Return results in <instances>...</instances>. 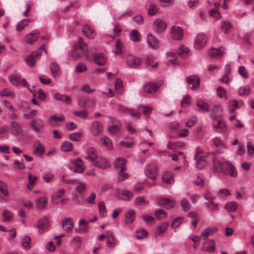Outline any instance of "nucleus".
I'll use <instances>...</instances> for the list:
<instances>
[{
  "mask_svg": "<svg viewBox=\"0 0 254 254\" xmlns=\"http://www.w3.org/2000/svg\"><path fill=\"white\" fill-rule=\"evenodd\" d=\"M113 124H114V125L110 126L108 128L107 130L112 134H117L121 129V123L119 121L116 120L113 122Z\"/></svg>",
  "mask_w": 254,
  "mask_h": 254,
  "instance_id": "nucleus-25",
  "label": "nucleus"
},
{
  "mask_svg": "<svg viewBox=\"0 0 254 254\" xmlns=\"http://www.w3.org/2000/svg\"><path fill=\"white\" fill-rule=\"evenodd\" d=\"M13 218L12 213L7 210H5L2 213V221L4 222H10Z\"/></svg>",
  "mask_w": 254,
  "mask_h": 254,
  "instance_id": "nucleus-45",
  "label": "nucleus"
},
{
  "mask_svg": "<svg viewBox=\"0 0 254 254\" xmlns=\"http://www.w3.org/2000/svg\"><path fill=\"white\" fill-rule=\"evenodd\" d=\"M237 203L235 201L229 202L225 205V208L229 212H233L237 208Z\"/></svg>",
  "mask_w": 254,
  "mask_h": 254,
  "instance_id": "nucleus-52",
  "label": "nucleus"
},
{
  "mask_svg": "<svg viewBox=\"0 0 254 254\" xmlns=\"http://www.w3.org/2000/svg\"><path fill=\"white\" fill-rule=\"evenodd\" d=\"M94 62L99 65H103L106 63V58L102 53H98L94 55Z\"/></svg>",
  "mask_w": 254,
  "mask_h": 254,
  "instance_id": "nucleus-31",
  "label": "nucleus"
},
{
  "mask_svg": "<svg viewBox=\"0 0 254 254\" xmlns=\"http://www.w3.org/2000/svg\"><path fill=\"white\" fill-rule=\"evenodd\" d=\"M163 182L167 184H172L174 183L173 174L172 172H167L162 175Z\"/></svg>",
  "mask_w": 254,
  "mask_h": 254,
  "instance_id": "nucleus-37",
  "label": "nucleus"
},
{
  "mask_svg": "<svg viewBox=\"0 0 254 254\" xmlns=\"http://www.w3.org/2000/svg\"><path fill=\"white\" fill-rule=\"evenodd\" d=\"M77 105L82 108H93L95 105V101L94 99L88 97H79L77 102Z\"/></svg>",
  "mask_w": 254,
  "mask_h": 254,
  "instance_id": "nucleus-5",
  "label": "nucleus"
},
{
  "mask_svg": "<svg viewBox=\"0 0 254 254\" xmlns=\"http://www.w3.org/2000/svg\"><path fill=\"white\" fill-rule=\"evenodd\" d=\"M30 126L36 132H39L44 128V124L40 119H34L30 123Z\"/></svg>",
  "mask_w": 254,
  "mask_h": 254,
  "instance_id": "nucleus-15",
  "label": "nucleus"
},
{
  "mask_svg": "<svg viewBox=\"0 0 254 254\" xmlns=\"http://www.w3.org/2000/svg\"><path fill=\"white\" fill-rule=\"evenodd\" d=\"M62 227L66 232H70L74 227L73 219L70 217H65L62 220Z\"/></svg>",
  "mask_w": 254,
  "mask_h": 254,
  "instance_id": "nucleus-18",
  "label": "nucleus"
},
{
  "mask_svg": "<svg viewBox=\"0 0 254 254\" xmlns=\"http://www.w3.org/2000/svg\"><path fill=\"white\" fill-rule=\"evenodd\" d=\"M159 87V86L157 84L152 82L146 83L143 86L144 91L151 94L155 93Z\"/></svg>",
  "mask_w": 254,
  "mask_h": 254,
  "instance_id": "nucleus-21",
  "label": "nucleus"
},
{
  "mask_svg": "<svg viewBox=\"0 0 254 254\" xmlns=\"http://www.w3.org/2000/svg\"><path fill=\"white\" fill-rule=\"evenodd\" d=\"M217 230L216 228H213L212 229L207 228L201 233L200 236L203 239L205 240L209 236L212 235L216 232Z\"/></svg>",
  "mask_w": 254,
  "mask_h": 254,
  "instance_id": "nucleus-40",
  "label": "nucleus"
},
{
  "mask_svg": "<svg viewBox=\"0 0 254 254\" xmlns=\"http://www.w3.org/2000/svg\"><path fill=\"white\" fill-rule=\"evenodd\" d=\"M72 144L69 141L64 142L61 146V149L63 151L68 152L72 149Z\"/></svg>",
  "mask_w": 254,
  "mask_h": 254,
  "instance_id": "nucleus-53",
  "label": "nucleus"
},
{
  "mask_svg": "<svg viewBox=\"0 0 254 254\" xmlns=\"http://www.w3.org/2000/svg\"><path fill=\"white\" fill-rule=\"evenodd\" d=\"M65 120V118L62 115H54L50 117V120L49 121V124L52 126H54V124L52 123V121H55L56 122H60L62 121H64Z\"/></svg>",
  "mask_w": 254,
  "mask_h": 254,
  "instance_id": "nucleus-44",
  "label": "nucleus"
},
{
  "mask_svg": "<svg viewBox=\"0 0 254 254\" xmlns=\"http://www.w3.org/2000/svg\"><path fill=\"white\" fill-rule=\"evenodd\" d=\"M9 80L10 83L15 86H18L20 84V77L17 74L11 75L9 77Z\"/></svg>",
  "mask_w": 254,
  "mask_h": 254,
  "instance_id": "nucleus-43",
  "label": "nucleus"
},
{
  "mask_svg": "<svg viewBox=\"0 0 254 254\" xmlns=\"http://www.w3.org/2000/svg\"><path fill=\"white\" fill-rule=\"evenodd\" d=\"M152 27L156 33H160L166 30L167 24L165 21L161 19H157L154 21Z\"/></svg>",
  "mask_w": 254,
  "mask_h": 254,
  "instance_id": "nucleus-9",
  "label": "nucleus"
},
{
  "mask_svg": "<svg viewBox=\"0 0 254 254\" xmlns=\"http://www.w3.org/2000/svg\"><path fill=\"white\" fill-rule=\"evenodd\" d=\"M171 35L174 40L180 41L183 39L184 31L181 27L174 26L171 29Z\"/></svg>",
  "mask_w": 254,
  "mask_h": 254,
  "instance_id": "nucleus-10",
  "label": "nucleus"
},
{
  "mask_svg": "<svg viewBox=\"0 0 254 254\" xmlns=\"http://www.w3.org/2000/svg\"><path fill=\"white\" fill-rule=\"evenodd\" d=\"M187 82L189 84H192L190 88L192 89L195 90L197 88L199 84V78L195 75H192L188 76L187 78Z\"/></svg>",
  "mask_w": 254,
  "mask_h": 254,
  "instance_id": "nucleus-24",
  "label": "nucleus"
},
{
  "mask_svg": "<svg viewBox=\"0 0 254 254\" xmlns=\"http://www.w3.org/2000/svg\"><path fill=\"white\" fill-rule=\"evenodd\" d=\"M65 190L64 189H61L55 192L54 194L51 196L52 202L55 204H58L59 202L57 201V199L61 197L64 193Z\"/></svg>",
  "mask_w": 254,
  "mask_h": 254,
  "instance_id": "nucleus-36",
  "label": "nucleus"
},
{
  "mask_svg": "<svg viewBox=\"0 0 254 254\" xmlns=\"http://www.w3.org/2000/svg\"><path fill=\"white\" fill-rule=\"evenodd\" d=\"M47 204L48 199L45 196L38 198L36 201V207L38 210L45 209L47 207Z\"/></svg>",
  "mask_w": 254,
  "mask_h": 254,
  "instance_id": "nucleus-28",
  "label": "nucleus"
},
{
  "mask_svg": "<svg viewBox=\"0 0 254 254\" xmlns=\"http://www.w3.org/2000/svg\"><path fill=\"white\" fill-rule=\"evenodd\" d=\"M88 45L81 37L78 38L77 43L73 45L71 52V58L76 61L83 56L88 58Z\"/></svg>",
  "mask_w": 254,
  "mask_h": 254,
  "instance_id": "nucleus-2",
  "label": "nucleus"
},
{
  "mask_svg": "<svg viewBox=\"0 0 254 254\" xmlns=\"http://www.w3.org/2000/svg\"><path fill=\"white\" fill-rule=\"evenodd\" d=\"M251 92L250 88L248 85L242 86L238 90V95L241 96H249Z\"/></svg>",
  "mask_w": 254,
  "mask_h": 254,
  "instance_id": "nucleus-38",
  "label": "nucleus"
},
{
  "mask_svg": "<svg viewBox=\"0 0 254 254\" xmlns=\"http://www.w3.org/2000/svg\"><path fill=\"white\" fill-rule=\"evenodd\" d=\"M213 129L217 132L222 133L226 130L227 126L226 123L218 119L216 120H213Z\"/></svg>",
  "mask_w": 254,
  "mask_h": 254,
  "instance_id": "nucleus-12",
  "label": "nucleus"
},
{
  "mask_svg": "<svg viewBox=\"0 0 254 254\" xmlns=\"http://www.w3.org/2000/svg\"><path fill=\"white\" fill-rule=\"evenodd\" d=\"M99 212L100 216L102 217H105L107 216V211L103 202L101 201L98 203Z\"/></svg>",
  "mask_w": 254,
  "mask_h": 254,
  "instance_id": "nucleus-51",
  "label": "nucleus"
},
{
  "mask_svg": "<svg viewBox=\"0 0 254 254\" xmlns=\"http://www.w3.org/2000/svg\"><path fill=\"white\" fill-rule=\"evenodd\" d=\"M207 42V37L204 33L198 34L195 39L194 47L197 50H199L203 47Z\"/></svg>",
  "mask_w": 254,
  "mask_h": 254,
  "instance_id": "nucleus-7",
  "label": "nucleus"
},
{
  "mask_svg": "<svg viewBox=\"0 0 254 254\" xmlns=\"http://www.w3.org/2000/svg\"><path fill=\"white\" fill-rule=\"evenodd\" d=\"M238 72L244 78H247L249 77L248 72L245 66L241 65L238 68Z\"/></svg>",
  "mask_w": 254,
  "mask_h": 254,
  "instance_id": "nucleus-61",
  "label": "nucleus"
},
{
  "mask_svg": "<svg viewBox=\"0 0 254 254\" xmlns=\"http://www.w3.org/2000/svg\"><path fill=\"white\" fill-rule=\"evenodd\" d=\"M54 98L56 100L61 101L67 105H70L72 103L71 98L65 94L56 93L54 96Z\"/></svg>",
  "mask_w": 254,
  "mask_h": 254,
  "instance_id": "nucleus-22",
  "label": "nucleus"
},
{
  "mask_svg": "<svg viewBox=\"0 0 254 254\" xmlns=\"http://www.w3.org/2000/svg\"><path fill=\"white\" fill-rule=\"evenodd\" d=\"M155 215L156 218L158 220H161L166 217L167 213L166 212L161 209H159L155 211Z\"/></svg>",
  "mask_w": 254,
  "mask_h": 254,
  "instance_id": "nucleus-56",
  "label": "nucleus"
},
{
  "mask_svg": "<svg viewBox=\"0 0 254 254\" xmlns=\"http://www.w3.org/2000/svg\"><path fill=\"white\" fill-rule=\"evenodd\" d=\"M91 163L93 166L102 169H106L110 167L109 162L106 158L98 155Z\"/></svg>",
  "mask_w": 254,
  "mask_h": 254,
  "instance_id": "nucleus-8",
  "label": "nucleus"
},
{
  "mask_svg": "<svg viewBox=\"0 0 254 254\" xmlns=\"http://www.w3.org/2000/svg\"><path fill=\"white\" fill-rule=\"evenodd\" d=\"M73 113L75 116L83 120L87 119L88 117V113L85 110L80 111H74Z\"/></svg>",
  "mask_w": 254,
  "mask_h": 254,
  "instance_id": "nucleus-50",
  "label": "nucleus"
},
{
  "mask_svg": "<svg viewBox=\"0 0 254 254\" xmlns=\"http://www.w3.org/2000/svg\"><path fill=\"white\" fill-rule=\"evenodd\" d=\"M223 109L221 106L219 105L215 106L212 111L210 114V118L212 120H216L219 119V117L221 115L223 112Z\"/></svg>",
  "mask_w": 254,
  "mask_h": 254,
  "instance_id": "nucleus-29",
  "label": "nucleus"
},
{
  "mask_svg": "<svg viewBox=\"0 0 254 254\" xmlns=\"http://www.w3.org/2000/svg\"><path fill=\"white\" fill-rule=\"evenodd\" d=\"M169 223L167 222H163L161 223L156 229V233L158 235H161L166 232L167 230Z\"/></svg>",
  "mask_w": 254,
  "mask_h": 254,
  "instance_id": "nucleus-39",
  "label": "nucleus"
},
{
  "mask_svg": "<svg viewBox=\"0 0 254 254\" xmlns=\"http://www.w3.org/2000/svg\"><path fill=\"white\" fill-rule=\"evenodd\" d=\"M157 204L158 205L164 207L167 209H171L174 206L175 200L167 197H160L158 199Z\"/></svg>",
  "mask_w": 254,
  "mask_h": 254,
  "instance_id": "nucleus-11",
  "label": "nucleus"
},
{
  "mask_svg": "<svg viewBox=\"0 0 254 254\" xmlns=\"http://www.w3.org/2000/svg\"><path fill=\"white\" fill-rule=\"evenodd\" d=\"M103 130L102 124L99 121H94L91 123L90 130L92 134L94 136L100 134Z\"/></svg>",
  "mask_w": 254,
  "mask_h": 254,
  "instance_id": "nucleus-14",
  "label": "nucleus"
},
{
  "mask_svg": "<svg viewBox=\"0 0 254 254\" xmlns=\"http://www.w3.org/2000/svg\"><path fill=\"white\" fill-rule=\"evenodd\" d=\"M158 9V7L157 5L154 4H151L148 9V14L149 16H153L157 13Z\"/></svg>",
  "mask_w": 254,
  "mask_h": 254,
  "instance_id": "nucleus-59",
  "label": "nucleus"
},
{
  "mask_svg": "<svg viewBox=\"0 0 254 254\" xmlns=\"http://www.w3.org/2000/svg\"><path fill=\"white\" fill-rule=\"evenodd\" d=\"M29 21H30L28 19H24L19 22L17 24L16 26L17 31H20L22 30L24 28V27L28 24Z\"/></svg>",
  "mask_w": 254,
  "mask_h": 254,
  "instance_id": "nucleus-62",
  "label": "nucleus"
},
{
  "mask_svg": "<svg viewBox=\"0 0 254 254\" xmlns=\"http://www.w3.org/2000/svg\"><path fill=\"white\" fill-rule=\"evenodd\" d=\"M50 68L52 75L56 77L60 75V67L58 64L55 62H52L50 65Z\"/></svg>",
  "mask_w": 254,
  "mask_h": 254,
  "instance_id": "nucleus-32",
  "label": "nucleus"
},
{
  "mask_svg": "<svg viewBox=\"0 0 254 254\" xmlns=\"http://www.w3.org/2000/svg\"><path fill=\"white\" fill-rule=\"evenodd\" d=\"M115 86V89L118 94H121L123 93V82L120 79H116Z\"/></svg>",
  "mask_w": 254,
  "mask_h": 254,
  "instance_id": "nucleus-49",
  "label": "nucleus"
},
{
  "mask_svg": "<svg viewBox=\"0 0 254 254\" xmlns=\"http://www.w3.org/2000/svg\"><path fill=\"white\" fill-rule=\"evenodd\" d=\"M126 163L127 161L125 158L120 157L115 160L114 165L116 168L120 169V171H125L126 170L125 166Z\"/></svg>",
  "mask_w": 254,
  "mask_h": 254,
  "instance_id": "nucleus-27",
  "label": "nucleus"
},
{
  "mask_svg": "<svg viewBox=\"0 0 254 254\" xmlns=\"http://www.w3.org/2000/svg\"><path fill=\"white\" fill-rule=\"evenodd\" d=\"M117 109L120 112H125L129 114L135 120L139 119L141 116L140 113L135 112L133 109H128L120 104L117 105Z\"/></svg>",
  "mask_w": 254,
  "mask_h": 254,
  "instance_id": "nucleus-13",
  "label": "nucleus"
},
{
  "mask_svg": "<svg viewBox=\"0 0 254 254\" xmlns=\"http://www.w3.org/2000/svg\"><path fill=\"white\" fill-rule=\"evenodd\" d=\"M82 32L85 36L89 39H93L95 37L94 30L89 25L85 24L82 28Z\"/></svg>",
  "mask_w": 254,
  "mask_h": 254,
  "instance_id": "nucleus-26",
  "label": "nucleus"
},
{
  "mask_svg": "<svg viewBox=\"0 0 254 254\" xmlns=\"http://www.w3.org/2000/svg\"><path fill=\"white\" fill-rule=\"evenodd\" d=\"M225 53L224 49L222 47L219 48H211L208 52L210 57L218 59L221 58Z\"/></svg>",
  "mask_w": 254,
  "mask_h": 254,
  "instance_id": "nucleus-17",
  "label": "nucleus"
},
{
  "mask_svg": "<svg viewBox=\"0 0 254 254\" xmlns=\"http://www.w3.org/2000/svg\"><path fill=\"white\" fill-rule=\"evenodd\" d=\"M141 62L140 58L137 57L131 54H127L126 57V63L128 66L131 68L138 67Z\"/></svg>",
  "mask_w": 254,
  "mask_h": 254,
  "instance_id": "nucleus-6",
  "label": "nucleus"
},
{
  "mask_svg": "<svg viewBox=\"0 0 254 254\" xmlns=\"http://www.w3.org/2000/svg\"><path fill=\"white\" fill-rule=\"evenodd\" d=\"M231 194L230 191L226 189H220L217 192V195L221 198H225Z\"/></svg>",
  "mask_w": 254,
  "mask_h": 254,
  "instance_id": "nucleus-58",
  "label": "nucleus"
},
{
  "mask_svg": "<svg viewBox=\"0 0 254 254\" xmlns=\"http://www.w3.org/2000/svg\"><path fill=\"white\" fill-rule=\"evenodd\" d=\"M87 70L86 65L83 63H79L75 67V71L77 73L83 72Z\"/></svg>",
  "mask_w": 254,
  "mask_h": 254,
  "instance_id": "nucleus-64",
  "label": "nucleus"
},
{
  "mask_svg": "<svg viewBox=\"0 0 254 254\" xmlns=\"http://www.w3.org/2000/svg\"><path fill=\"white\" fill-rule=\"evenodd\" d=\"M100 140L102 145L105 146L108 149L111 150L112 149V142L109 138L106 136H103L100 137Z\"/></svg>",
  "mask_w": 254,
  "mask_h": 254,
  "instance_id": "nucleus-42",
  "label": "nucleus"
},
{
  "mask_svg": "<svg viewBox=\"0 0 254 254\" xmlns=\"http://www.w3.org/2000/svg\"><path fill=\"white\" fill-rule=\"evenodd\" d=\"M50 222L49 218L44 216L37 220V223L34 224V227L38 228V232L40 234H43L49 229Z\"/></svg>",
  "mask_w": 254,
  "mask_h": 254,
  "instance_id": "nucleus-3",
  "label": "nucleus"
},
{
  "mask_svg": "<svg viewBox=\"0 0 254 254\" xmlns=\"http://www.w3.org/2000/svg\"><path fill=\"white\" fill-rule=\"evenodd\" d=\"M194 160L196 161L195 167L198 169H202L206 165V162L203 157L197 158Z\"/></svg>",
  "mask_w": 254,
  "mask_h": 254,
  "instance_id": "nucleus-46",
  "label": "nucleus"
},
{
  "mask_svg": "<svg viewBox=\"0 0 254 254\" xmlns=\"http://www.w3.org/2000/svg\"><path fill=\"white\" fill-rule=\"evenodd\" d=\"M119 197L123 200H129L133 197V194L130 191L125 190L119 194Z\"/></svg>",
  "mask_w": 254,
  "mask_h": 254,
  "instance_id": "nucleus-41",
  "label": "nucleus"
},
{
  "mask_svg": "<svg viewBox=\"0 0 254 254\" xmlns=\"http://www.w3.org/2000/svg\"><path fill=\"white\" fill-rule=\"evenodd\" d=\"M196 106L199 108L200 110L205 111H208L209 110L208 105L203 100H198L196 103Z\"/></svg>",
  "mask_w": 254,
  "mask_h": 254,
  "instance_id": "nucleus-57",
  "label": "nucleus"
},
{
  "mask_svg": "<svg viewBox=\"0 0 254 254\" xmlns=\"http://www.w3.org/2000/svg\"><path fill=\"white\" fill-rule=\"evenodd\" d=\"M197 121V118L195 116H190L188 121L185 123V126L187 127L191 128L194 126Z\"/></svg>",
  "mask_w": 254,
  "mask_h": 254,
  "instance_id": "nucleus-54",
  "label": "nucleus"
},
{
  "mask_svg": "<svg viewBox=\"0 0 254 254\" xmlns=\"http://www.w3.org/2000/svg\"><path fill=\"white\" fill-rule=\"evenodd\" d=\"M34 147V154L38 156H42L44 152V149L39 141L35 142Z\"/></svg>",
  "mask_w": 254,
  "mask_h": 254,
  "instance_id": "nucleus-34",
  "label": "nucleus"
},
{
  "mask_svg": "<svg viewBox=\"0 0 254 254\" xmlns=\"http://www.w3.org/2000/svg\"><path fill=\"white\" fill-rule=\"evenodd\" d=\"M216 153L208 152L207 155H212V169L214 172L222 171L223 173L235 177L237 175V173L235 167L230 162L226 161L221 157L216 156Z\"/></svg>",
  "mask_w": 254,
  "mask_h": 254,
  "instance_id": "nucleus-1",
  "label": "nucleus"
},
{
  "mask_svg": "<svg viewBox=\"0 0 254 254\" xmlns=\"http://www.w3.org/2000/svg\"><path fill=\"white\" fill-rule=\"evenodd\" d=\"M232 27L231 24L229 21H224L222 23L221 29L226 34L231 29Z\"/></svg>",
  "mask_w": 254,
  "mask_h": 254,
  "instance_id": "nucleus-63",
  "label": "nucleus"
},
{
  "mask_svg": "<svg viewBox=\"0 0 254 254\" xmlns=\"http://www.w3.org/2000/svg\"><path fill=\"white\" fill-rule=\"evenodd\" d=\"M39 36V32L37 30H34L26 35L25 38V41L28 44H33L37 41Z\"/></svg>",
  "mask_w": 254,
  "mask_h": 254,
  "instance_id": "nucleus-23",
  "label": "nucleus"
},
{
  "mask_svg": "<svg viewBox=\"0 0 254 254\" xmlns=\"http://www.w3.org/2000/svg\"><path fill=\"white\" fill-rule=\"evenodd\" d=\"M74 165L73 171L77 173H82L84 171V167L83 162L81 160H75L73 161Z\"/></svg>",
  "mask_w": 254,
  "mask_h": 254,
  "instance_id": "nucleus-33",
  "label": "nucleus"
},
{
  "mask_svg": "<svg viewBox=\"0 0 254 254\" xmlns=\"http://www.w3.org/2000/svg\"><path fill=\"white\" fill-rule=\"evenodd\" d=\"M212 142L215 147L218 148H222L226 146L225 143L218 137L213 138L212 139Z\"/></svg>",
  "mask_w": 254,
  "mask_h": 254,
  "instance_id": "nucleus-55",
  "label": "nucleus"
},
{
  "mask_svg": "<svg viewBox=\"0 0 254 254\" xmlns=\"http://www.w3.org/2000/svg\"><path fill=\"white\" fill-rule=\"evenodd\" d=\"M69 139L73 141H79L82 137V134L79 132H73L69 135Z\"/></svg>",
  "mask_w": 254,
  "mask_h": 254,
  "instance_id": "nucleus-60",
  "label": "nucleus"
},
{
  "mask_svg": "<svg viewBox=\"0 0 254 254\" xmlns=\"http://www.w3.org/2000/svg\"><path fill=\"white\" fill-rule=\"evenodd\" d=\"M144 173L146 176L152 180H155L158 174V168L154 163H150L144 168Z\"/></svg>",
  "mask_w": 254,
  "mask_h": 254,
  "instance_id": "nucleus-4",
  "label": "nucleus"
},
{
  "mask_svg": "<svg viewBox=\"0 0 254 254\" xmlns=\"http://www.w3.org/2000/svg\"><path fill=\"white\" fill-rule=\"evenodd\" d=\"M135 212L133 210H129L126 214V222L127 224H131L134 221Z\"/></svg>",
  "mask_w": 254,
  "mask_h": 254,
  "instance_id": "nucleus-47",
  "label": "nucleus"
},
{
  "mask_svg": "<svg viewBox=\"0 0 254 254\" xmlns=\"http://www.w3.org/2000/svg\"><path fill=\"white\" fill-rule=\"evenodd\" d=\"M147 42L148 46L152 49L156 50L159 48V42L156 37L151 33L147 35Z\"/></svg>",
  "mask_w": 254,
  "mask_h": 254,
  "instance_id": "nucleus-16",
  "label": "nucleus"
},
{
  "mask_svg": "<svg viewBox=\"0 0 254 254\" xmlns=\"http://www.w3.org/2000/svg\"><path fill=\"white\" fill-rule=\"evenodd\" d=\"M10 129L14 136H18L22 132V128L18 123L12 121L10 123Z\"/></svg>",
  "mask_w": 254,
  "mask_h": 254,
  "instance_id": "nucleus-19",
  "label": "nucleus"
},
{
  "mask_svg": "<svg viewBox=\"0 0 254 254\" xmlns=\"http://www.w3.org/2000/svg\"><path fill=\"white\" fill-rule=\"evenodd\" d=\"M130 40L134 42H137L140 41V34L136 30L131 31L129 35Z\"/></svg>",
  "mask_w": 254,
  "mask_h": 254,
  "instance_id": "nucleus-48",
  "label": "nucleus"
},
{
  "mask_svg": "<svg viewBox=\"0 0 254 254\" xmlns=\"http://www.w3.org/2000/svg\"><path fill=\"white\" fill-rule=\"evenodd\" d=\"M97 152L93 147H90L85 151L84 158L92 163L97 157Z\"/></svg>",
  "mask_w": 254,
  "mask_h": 254,
  "instance_id": "nucleus-20",
  "label": "nucleus"
},
{
  "mask_svg": "<svg viewBox=\"0 0 254 254\" xmlns=\"http://www.w3.org/2000/svg\"><path fill=\"white\" fill-rule=\"evenodd\" d=\"M243 105L242 102H238L236 100H230L229 102V107L232 113H234L235 111L238 109L240 106Z\"/></svg>",
  "mask_w": 254,
  "mask_h": 254,
  "instance_id": "nucleus-35",
  "label": "nucleus"
},
{
  "mask_svg": "<svg viewBox=\"0 0 254 254\" xmlns=\"http://www.w3.org/2000/svg\"><path fill=\"white\" fill-rule=\"evenodd\" d=\"M203 247L205 250L208 253H212L215 250V243L213 240H208L203 244Z\"/></svg>",
  "mask_w": 254,
  "mask_h": 254,
  "instance_id": "nucleus-30",
  "label": "nucleus"
}]
</instances>
